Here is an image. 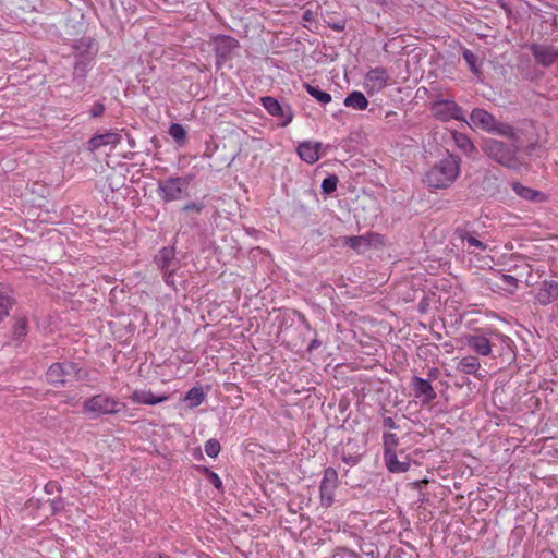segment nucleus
Masks as SVG:
<instances>
[{
    "instance_id": "4468645a",
    "label": "nucleus",
    "mask_w": 558,
    "mask_h": 558,
    "mask_svg": "<svg viewBox=\"0 0 558 558\" xmlns=\"http://www.w3.org/2000/svg\"><path fill=\"white\" fill-rule=\"evenodd\" d=\"M534 298L543 306L555 302L558 299V282L555 280L542 281Z\"/></svg>"
},
{
    "instance_id": "9d476101",
    "label": "nucleus",
    "mask_w": 558,
    "mask_h": 558,
    "mask_svg": "<svg viewBox=\"0 0 558 558\" xmlns=\"http://www.w3.org/2000/svg\"><path fill=\"white\" fill-rule=\"evenodd\" d=\"M214 50L216 56V65L220 68L226 61L231 59V52L239 47V41L227 35H218L214 38Z\"/></svg>"
},
{
    "instance_id": "b1692460",
    "label": "nucleus",
    "mask_w": 558,
    "mask_h": 558,
    "mask_svg": "<svg viewBox=\"0 0 558 558\" xmlns=\"http://www.w3.org/2000/svg\"><path fill=\"white\" fill-rule=\"evenodd\" d=\"M490 133L497 134L500 136H505V137L509 138L510 141H512V143L519 144V141H520L519 130L513 128L511 124L498 121L497 119L494 123V126H493V130L490 131Z\"/></svg>"
},
{
    "instance_id": "2f4dec72",
    "label": "nucleus",
    "mask_w": 558,
    "mask_h": 558,
    "mask_svg": "<svg viewBox=\"0 0 558 558\" xmlns=\"http://www.w3.org/2000/svg\"><path fill=\"white\" fill-rule=\"evenodd\" d=\"M398 442H399V439L396 434L384 433V435H383L384 454H389V453L396 452Z\"/></svg>"
},
{
    "instance_id": "1a4fd4ad",
    "label": "nucleus",
    "mask_w": 558,
    "mask_h": 558,
    "mask_svg": "<svg viewBox=\"0 0 558 558\" xmlns=\"http://www.w3.org/2000/svg\"><path fill=\"white\" fill-rule=\"evenodd\" d=\"M260 101L270 116L282 119L280 126L284 128L292 122L294 113L289 105H281L276 98L271 96L262 97Z\"/></svg>"
},
{
    "instance_id": "5fc2aeb1",
    "label": "nucleus",
    "mask_w": 558,
    "mask_h": 558,
    "mask_svg": "<svg viewBox=\"0 0 558 558\" xmlns=\"http://www.w3.org/2000/svg\"><path fill=\"white\" fill-rule=\"evenodd\" d=\"M366 555H373V551H364Z\"/></svg>"
},
{
    "instance_id": "f3484780",
    "label": "nucleus",
    "mask_w": 558,
    "mask_h": 558,
    "mask_svg": "<svg viewBox=\"0 0 558 558\" xmlns=\"http://www.w3.org/2000/svg\"><path fill=\"white\" fill-rule=\"evenodd\" d=\"M412 387L415 391V397L422 399L423 402H430L437 397L436 391L427 379L414 376Z\"/></svg>"
},
{
    "instance_id": "dca6fc26",
    "label": "nucleus",
    "mask_w": 558,
    "mask_h": 558,
    "mask_svg": "<svg viewBox=\"0 0 558 558\" xmlns=\"http://www.w3.org/2000/svg\"><path fill=\"white\" fill-rule=\"evenodd\" d=\"M402 460L398 459L397 452L384 454V462L390 473H404L410 469L411 460L403 451L400 452Z\"/></svg>"
},
{
    "instance_id": "ddd939ff",
    "label": "nucleus",
    "mask_w": 558,
    "mask_h": 558,
    "mask_svg": "<svg viewBox=\"0 0 558 558\" xmlns=\"http://www.w3.org/2000/svg\"><path fill=\"white\" fill-rule=\"evenodd\" d=\"M530 49L536 62L543 66H550L558 60V48L554 46L533 44Z\"/></svg>"
},
{
    "instance_id": "2eb2a0df",
    "label": "nucleus",
    "mask_w": 558,
    "mask_h": 558,
    "mask_svg": "<svg viewBox=\"0 0 558 558\" xmlns=\"http://www.w3.org/2000/svg\"><path fill=\"white\" fill-rule=\"evenodd\" d=\"M470 120L473 126L478 128L487 133L493 130L496 118L482 108H475L470 114Z\"/></svg>"
},
{
    "instance_id": "3c124183",
    "label": "nucleus",
    "mask_w": 558,
    "mask_h": 558,
    "mask_svg": "<svg viewBox=\"0 0 558 558\" xmlns=\"http://www.w3.org/2000/svg\"><path fill=\"white\" fill-rule=\"evenodd\" d=\"M395 116H397V113H396L395 111H388V112H386V118H392V117H395Z\"/></svg>"
},
{
    "instance_id": "c756f323",
    "label": "nucleus",
    "mask_w": 558,
    "mask_h": 558,
    "mask_svg": "<svg viewBox=\"0 0 558 558\" xmlns=\"http://www.w3.org/2000/svg\"><path fill=\"white\" fill-rule=\"evenodd\" d=\"M457 235L459 239L462 240V242H466L469 247H474V248H477L480 251H486L487 248V245L477 240L476 238H474L470 232H468L466 230H463V229H459L457 230Z\"/></svg>"
},
{
    "instance_id": "20e7f679",
    "label": "nucleus",
    "mask_w": 558,
    "mask_h": 558,
    "mask_svg": "<svg viewBox=\"0 0 558 558\" xmlns=\"http://www.w3.org/2000/svg\"><path fill=\"white\" fill-rule=\"evenodd\" d=\"M83 408L85 413L100 416L118 414L125 404L111 396L99 393L85 400Z\"/></svg>"
},
{
    "instance_id": "f704fd0d",
    "label": "nucleus",
    "mask_w": 558,
    "mask_h": 558,
    "mask_svg": "<svg viewBox=\"0 0 558 558\" xmlns=\"http://www.w3.org/2000/svg\"><path fill=\"white\" fill-rule=\"evenodd\" d=\"M13 338L15 340L23 339L27 333V323L24 318H20L16 320L14 327H13Z\"/></svg>"
},
{
    "instance_id": "864d4df0",
    "label": "nucleus",
    "mask_w": 558,
    "mask_h": 558,
    "mask_svg": "<svg viewBox=\"0 0 558 558\" xmlns=\"http://www.w3.org/2000/svg\"><path fill=\"white\" fill-rule=\"evenodd\" d=\"M150 558H170V557H168V556H160L159 555V556H151Z\"/></svg>"
},
{
    "instance_id": "9b49d317",
    "label": "nucleus",
    "mask_w": 558,
    "mask_h": 558,
    "mask_svg": "<svg viewBox=\"0 0 558 558\" xmlns=\"http://www.w3.org/2000/svg\"><path fill=\"white\" fill-rule=\"evenodd\" d=\"M387 70L381 66L371 69L365 75V88L368 94L378 93L388 83Z\"/></svg>"
},
{
    "instance_id": "6e6552de",
    "label": "nucleus",
    "mask_w": 558,
    "mask_h": 558,
    "mask_svg": "<svg viewBox=\"0 0 558 558\" xmlns=\"http://www.w3.org/2000/svg\"><path fill=\"white\" fill-rule=\"evenodd\" d=\"M339 484L338 473L333 468L324 471L319 485L320 504L323 507H330L335 501V490Z\"/></svg>"
},
{
    "instance_id": "58836bf2",
    "label": "nucleus",
    "mask_w": 558,
    "mask_h": 558,
    "mask_svg": "<svg viewBox=\"0 0 558 558\" xmlns=\"http://www.w3.org/2000/svg\"><path fill=\"white\" fill-rule=\"evenodd\" d=\"M205 473H206V476H207V480L217 488V489H222V481L221 478L219 477V475L213 471H210L209 469L205 468Z\"/></svg>"
},
{
    "instance_id": "ea45409f",
    "label": "nucleus",
    "mask_w": 558,
    "mask_h": 558,
    "mask_svg": "<svg viewBox=\"0 0 558 558\" xmlns=\"http://www.w3.org/2000/svg\"><path fill=\"white\" fill-rule=\"evenodd\" d=\"M204 208V204L201 203V202H190V203H186L183 207H182V210L183 211H195L197 214H199Z\"/></svg>"
},
{
    "instance_id": "4be33fe9",
    "label": "nucleus",
    "mask_w": 558,
    "mask_h": 558,
    "mask_svg": "<svg viewBox=\"0 0 558 558\" xmlns=\"http://www.w3.org/2000/svg\"><path fill=\"white\" fill-rule=\"evenodd\" d=\"M130 398L134 403L155 405L163 401H167L169 399V396L162 395L156 397L149 390H134Z\"/></svg>"
},
{
    "instance_id": "a19ab883",
    "label": "nucleus",
    "mask_w": 558,
    "mask_h": 558,
    "mask_svg": "<svg viewBox=\"0 0 558 558\" xmlns=\"http://www.w3.org/2000/svg\"><path fill=\"white\" fill-rule=\"evenodd\" d=\"M333 558H360L356 553L348 548L337 549Z\"/></svg>"
},
{
    "instance_id": "bb28decb",
    "label": "nucleus",
    "mask_w": 558,
    "mask_h": 558,
    "mask_svg": "<svg viewBox=\"0 0 558 558\" xmlns=\"http://www.w3.org/2000/svg\"><path fill=\"white\" fill-rule=\"evenodd\" d=\"M452 140L457 147L465 155L470 156L474 150L475 146L471 138L461 132L452 131L451 132Z\"/></svg>"
},
{
    "instance_id": "a878e982",
    "label": "nucleus",
    "mask_w": 558,
    "mask_h": 558,
    "mask_svg": "<svg viewBox=\"0 0 558 558\" xmlns=\"http://www.w3.org/2000/svg\"><path fill=\"white\" fill-rule=\"evenodd\" d=\"M343 105L354 110H365L368 106V100L362 92L353 90L344 98Z\"/></svg>"
},
{
    "instance_id": "5701e85b",
    "label": "nucleus",
    "mask_w": 558,
    "mask_h": 558,
    "mask_svg": "<svg viewBox=\"0 0 558 558\" xmlns=\"http://www.w3.org/2000/svg\"><path fill=\"white\" fill-rule=\"evenodd\" d=\"M512 190L518 196H520L524 199H527V201L542 203L546 199V196L544 195V193H542L537 190H533L531 187L524 186L520 182H513Z\"/></svg>"
},
{
    "instance_id": "de8ad7c7",
    "label": "nucleus",
    "mask_w": 558,
    "mask_h": 558,
    "mask_svg": "<svg viewBox=\"0 0 558 558\" xmlns=\"http://www.w3.org/2000/svg\"><path fill=\"white\" fill-rule=\"evenodd\" d=\"M173 274L174 272H163L166 283L171 287H174Z\"/></svg>"
},
{
    "instance_id": "72a5a7b5",
    "label": "nucleus",
    "mask_w": 558,
    "mask_h": 558,
    "mask_svg": "<svg viewBox=\"0 0 558 558\" xmlns=\"http://www.w3.org/2000/svg\"><path fill=\"white\" fill-rule=\"evenodd\" d=\"M338 182H339L338 177L335 174H331V175H328L327 178H325L322 182L323 193L331 194L332 192H335L337 189Z\"/></svg>"
},
{
    "instance_id": "7ed1b4c3",
    "label": "nucleus",
    "mask_w": 558,
    "mask_h": 558,
    "mask_svg": "<svg viewBox=\"0 0 558 558\" xmlns=\"http://www.w3.org/2000/svg\"><path fill=\"white\" fill-rule=\"evenodd\" d=\"M499 341L506 347H510L511 339L498 331L488 333L469 335L465 337L466 345L481 356H488L493 352V347Z\"/></svg>"
},
{
    "instance_id": "6ab92c4d",
    "label": "nucleus",
    "mask_w": 558,
    "mask_h": 558,
    "mask_svg": "<svg viewBox=\"0 0 558 558\" xmlns=\"http://www.w3.org/2000/svg\"><path fill=\"white\" fill-rule=\"evenodd\" d=\"M320 143L303 142L298 146L299 157L306 163L313 165L319 159Z\"/></svg>"
},
{
    "instance_id": "e433bc0d",
    "label": "nucleus",
    "mask_w": 558,
    "mask_h": 558,
    "mask_svg": "<svg viewBox=\"0 0 558 558\" xmlns=\"http://www.w3.org/2000/svg\"><path fill=\"white\" fill-rule=\"evenodd\" d=\"M204 449L208 457L216 458L219 454L221 447L217 439L211 438L205 442Z\"/></svg>"
},
{
    "instance_id": "f03ea898",
    "label": "nucleus",
    "mask_w": 558,
    "mask_h": 558,
    "mask_svg": "<svg viewBox=\"0 0 558 558\" xmlns=\"http://www.w3.org/2000/svg\"><path fill=\"white\" fill-rule=\"evenodd\" d=\"M481 148L485 155L504 167L519 169L521 166L518 157L519 144L517 143L508 145L495 138H485Z\"/></svg>"
},
{
    "instance_id": "c9c22d12",
    "label": "nucleus",
    "mask_w": 558,
    "mask_h": 558,
    "mask_svg": "<svg viewBox=\"0 0 558 558\" xmlns=\"http://www.w3.org/2000/svg\"><path fill=\"white\" fill-rule=\"evenodd\" d=\"M11 301L8 292L0 290V322L9 315Z\"/></svg>"
},
{
    "instance_id": "f257e3e1",
    "label": "nucleus",
    "mask_w": 558,
    "mask_h": 558,
    "mask_svg": "<svg viewBox=\"0 0 558 558\" xmlns=\"http://www.w3.org/2000/svg\"><path fill=\"white\" fill-rule=\"evenodd\" d=\"M460 163L458 157L449 155L425 173L424 182L434 190L449 187L460 174Z\"/></svg>"
},
{
    "instance_id": "49530a36",
    "label": "nucleus",
    "mask_w": 558,
    "mask_h": 558,
    "mask_svg": "<svg viewBox=\"0 0 558 558\" xmlns=\"http://www.w3.org/2000/svg\"><path fill=\"white\" fill-rule=\"evenodd\" d=\"M383 425H384V427L391 428V429H397L399 427L396 424V422L393 421V418L390 416L384 417Z\"/></svg>"
},
{
    "instance_id": "603ef678",
    "label": "nucleus",
    "mask_w": 558,
    "mask_h": 558,
    "mask_svg": "<svg viewBox=\"0 0 558 558\" xmlns=\"http://www.w3.org/2000/svg\"><path fill=\"white\" fill-rule=\"evenodd\" d=\"M333 29L341 31V29H343V26L335 24Z\"/></svg>"
},
{
    "instance_id": "c03bdc74",
    "label": "nucleus",
    "mask_w": 558,
    "mask_h": 558,
    "mask_svg": "<svg viewBox=\"0 0 558 558\" xmlns=\"http://www.w3.org/2000/svg\"><path fill=\"white\" fill-rule=\"evenodd\" d=\"M50 506L52 508V512L53 513H57V512H60L63 510L64 508V502H63V499L62 498H54V499H51L50 500Z\"/></svg>"
},
{
    "instance_id": "a18cd8bd",
    "label": "nucleus",
    "mask_w": 558,
    "mask_h": 558,
    "mask_svg": "<svg viewBox=\"0 0 558 558\" xmlns=\"http://www.w3.org/2000/svg\"><path fill=\"white\" fill-rule=\"evenodd\" d=\"M342 461L351 466L356 465L360 462V456L357 454H342Z\"/></svg>"
},
{
    "instance_id": "37998d69",
    "label": "nucleus",
    "mask_w": 558,
    "mask_h": 558,
    "mask_svg": "<svg viewBox=\"0 0 558 558\" xmlns=\"http://www.w3.org/2000/svg\"><path fill=\"white\" fill-rule=\"evenodd\" d=\"M45 492L48 494V495H52L54 494L56 492H61V486L59 485L58 482L56 481H50L48 482L46 485H45Z\"/></svg>"
},
{
    "instance_id": "7c9ffc66",
    "label": "nucleus",
    "mask_w": 558,
    "mask_h": 558,
    "mask_svg": "<svg viewBox=\"0 0 558 558\" xmlns=\"http://www.w3.org/2000/svg\"><path fill=\"white\" fill-rule=\"evenodd\" d=\"M463 59L465 60L470 71L475 74L476 76H480L482 74L477 57L470 50V49H463L462 51Z\"/></svg>"
},
{
    "instance_id": "09e8293b",
    "label": "nucleus",
    "mask_w": 558,
    "mask_h": 558,
    "mask_svg": "<svg viewBox=\"0 0 558 558\" xmlns=\"http://www.w3.org/2000/svg\"><path fill=\"white\" fill-rule=\"evenodd\" d=\"M322 345V342L318 339H313L307 347L308 352H313Z\"/></svg>"
},
{
    "instance_id": "0eeeda50",
    "label": "nucleus",
    "mask_w": 558,
    "mask_h": 558,
    "mask_svg": "<svg viewBox=\"0 0 558 558\" xmlns=\"http://www.w3.org/2000/svg\"><path fill=\"white\" fill-rule=\"evenodd\" d=\"M81 368L74 362H58L49 366L46 378L47 381L52 385H63L66 381V377H73L81 379Z\"/></svg>"
},
{
    "instance_id": "473e14b6",
    "label": "nucleus",
    "mask_w": 558,
    "mask_h": 558,
    "mask_svg": "<svg viewBox=\"0 0 558 558\" xmlns=\"http://www.w3.org/2000/svg\"><path fill=\"white\" fill-rule=\"evenodd\" d=\"M169 134L177 143H182L186 137L185 129L179 123H172L170 125Z\"/></svg>"
},
{
    "instance_id": "aec40b11",
    "label": "nucleus",
    "mask_w": 558,
    "mask_h": 558,
    "mask_svg": "<svg viewBox=\"0 0 558 558\" xmlns=\"http://www.w3.org/2000/svg\"><path fill=\"white\" fill-rule=\"evenodd\" d=\"M481 368V362L478 357L474 355H468L459 360L457 364V371L465 375H474L481 379L483 376L478 374Z\"/></svg>"
},
{
    "instance_id": "c85d7f7f",
    "label": "nucleus",
    "mask_w": 558,
    "mask_h": 558,
    "mask_svg": "<svg viewBox=\"0 0 558 558\" xmlns=\"http://www.w3.org/2000/svg\"><path fill=\"white\" fill-rule=\"evenodd\" d=\"M205 400V393L201 387L191 388L185 397L184 401L189 402L190 408H196L202 404Z\"/></svg>"
},
{
    "instance_id": "8fccbe9b",
    "label": "nucleus",
    "mask_w": 558,
    "mask_h": 558,
    "mask_svg": "<svg viewBox=\"0 0 558 558\" xmlns=\"http://www.w3.org/2000/svg\"><path fill=\"white\" fill-rule=\"evenodd\" d=\"M439 371L438 368H432L428 371V377L429 379H436Z\"/></svg>"
},
{
    "instance_id": "f8f14e48",
    "label": "nucleus",
    "mask_w": 558,
    "mask_h": 558,
    "mask_svg": "<svg viewBox=\"0 0 558 558\" xmlns=\"http://www.w3.org/2000/svg\"><path fill=\"white\" fill-rule=\"evenodd\" d=\"M155 264L163 272H175L180 267V262L175 257V248L173 246L160 248L155 256Z\"/></svg>"
},
{
    "instance_id": "39448f33",
    "label": "nucleus",
    "mask_w": 558,
    "mask_h": 558,
    "mask_svg": "<svg viewBox=\"0 0 558 558\" xmlns=\"http://www.w3.org/2000/svg\"><path fill=\"white\" fill-rule=\"evenodd\" d=\"M433 116L442 122L450 120L466 122L464 111L453 99H438L430 106Z\"/></svg>"
},
{
    "instance_id": "4c0bfd02",
    "label": "nucleus",
    "mask_w": 558,
    "mask_h": 558,
    "mask_svg": "<svg viewBox=\"0 0 558 558\" xmlns=\"http://www.w3.org/2000/svg\"><path fill=\"white\" fill-rule=\"evenodd\" d=\"M500 280H501L506 286H509V287H510V289H509V292H510V293H513V292L517 290L518 284H519V280H518L515 277H513V276H511V275H505V274H502V275L500 276Z\"/></svg>"
},
{
    "instance_id": "393cba45",
    "label": "nucleus",
    "mask_w": 558,
    "mask_h": 558,
    "mask_svg": "<svg viewBox=\"0 0 558 558\" xmlns=\"http://www.w3.org/2000/svg\"><path fill=\"white\" fill-rule=\"evenodd\" d=\"M490 133L497 134L500 136H505V137L509 138L510 141H512V143L519 144V141H520L519 130L513 128L511 124L498 121L497 119L494 123V126H493V130L490 131Z\"/></svg>"
},
{
    "instance_id": "cd10ccee",
    "label": "nucleus",
    "mask_w": 558,
    "mask_h": 558,
    "mask_svg": "<svg viewBox=\"0 0 558 558\" xmlns=\"http://www.w3.org/2000/svg\"><path fill=\"white\" fill-rule=\"evenodd\" d=\"M305 90L315 98L319 104L327 105L331 101V95L322 90L318 86L312 85L310 83H304Z\"/></svg>"
},
{
    "instance_id": "a211bd4d",
    "label": "nucleus",
    "mask_w": 558,
    "mask_h": 558,
    "mask_svg": "<svg viewBox=\"0 0 558 558\" xmlns=\"http://www.w3.org/2000/svg\"><path fill=\"white\" fill-rule=\"evenodd\" d=\"M120 142H121V135L119 133L107 132L104 134H97V135L93 136L88 141L87 145H88V149L90 151H95L102 146H108V145L116 146Z\"/></svg>"
},
{
    "instance_id": "423d86ee",
    "label": "nucleus",
    "mask_w": 558,
    "mask_h": 558,
    "mask_svg": "<svg viewBox=\"0 0 558 558\" xmlns=\"http://www.w3.org/2000/svg\"><path fill=\"white\" fill-rule=\"evenodd\" d=\"M191 182V178L171 177L158 183L157 193L165 202L178 201Z\"/></svg>"
},
{
    "instance_id": "79ce46f5",
    "label": "nucleus",
    "mask_w": 558,
    "mask_h": 558,
    "mask_svg": "<svg viewBox=\"0 0 558 558\" xmlns=\"http://www.w3.org/2000/svg\"><path fill=\"white\" fill-rule=\"evenodd\" d=\"M104 112L105 106L101 102H96L89 111L92 118H99L104 114Z\"/></svg>"
},
{
    "instance_id": "412c9836",
    "label": "nucleus",
    "mask_w": 558,
    "mask_h": 558,
    "mask_svg": "<svg viewBox=\"0 0 558 558\" xmlns=\"http://www.w3.org/2000/svg\"><path fill=\"white\" fill-rule=\"evenodd\" d=\"M379 235L376 233H368L365 235L345 236L343 243L356 252L372 245L373 241L378 240Z\"/></svg>"
}]
</instances>
